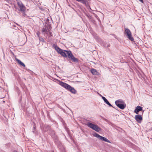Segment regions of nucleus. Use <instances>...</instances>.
<instances>
[{
    "instance_id": "1",
    "label": "nucleus",
    "mask_w": 152,
    "mask_h": 152,
    "mask_svg": "<svg viewBox=\"0 0 152 152\" xmlns=\"http://www.w3.org/2000/svg\"><path fill=\"white\" fill-rule=\"evenodd\" d=\"M62 56L68 58L73 62L77 63L78 62V60L75 58L72 54L71 52L69 50H63L61 49L59 53Z\"/></svg>"
},
{
    "instance_id": "25",
    "label": "nucleus",
    "mask_w": 152,
    "mask_h": 152,
    "mask_svg": "<svg viewBox=\"0 0 152 152\" xmlns=\"http://www.w3.org/2000/svg\"><path fill=\"white\" fill-rule=\"evenodd\" d=\"M13 152H17L16 151H14Z\"/></svg>"
},
{
    "instance_id": "9",
    "label": "nucleus",
    "mask_w": 152,
    "mask_h": 152,
    "mask_svg": "<svg viewBox=\"0 0 152 152\" xmlns=\"http://www.w3.org/2000/svg\"><path fill=\"white\" fill-rule=\"evenodd\" d=\"M80 3L85 4L87 7H89L91 9L90 6V1L89 2V1H78Z\"/></svg>"
},
{
    "instance_id": "21",
    "label": "nucleus",
    "mask_w": 152,
    "mask_h": 152,
    "mask_svg": "<svg viewBox=\"0 0 152 152\" xmlns=\"http://www.w3.org/2000/svg\"><path fill=\"white\" fill-rule=\"evenodd\" d=\"M51 26H50L49 27V29H48L47 30V32H45L46 34H48L50 32L51 28V27H50Z\"/></svg>"
},
{
    "instance_id": "10",
    "label": "nucleus",
    "mask_w": 152,
    "mask_h": 152,
    "mask_svg": "<svg viewBox=\"0 0 152 152\" xmlns=\"http://www.w3.org/2000/svg\"><path fill=\"white\" fill-rule=\"evenodd\" d=\"M117 106L118 107L122 110L124 109L126 107V104L125 102L121 104H118Z\"/></svg>"
},
{
    "instance_id": "6",
    "label": "nucleus",
    "mask_w": 152,
    "mask_h": 152,
    "mask_svg": "<svg viewBox=\"0 0 152 152\" xmlns=\"http://www.w3.org/2000/svg\"><path fill=\"white\" fill-rule=\"evenodd\" d=\"M18 7L20 8L19 10L21 12H24L26 10V7L23 4L22 2L20 1L17 2Z\"/></svg>"
},
{
    "instance_id": "24",
    "label": "nucleus",
    "mask_w": 152,
    "mask_h": 152,
    "mask_svg": "<svg viewBox=\"0 0 152 152\" xmlns=\"http://www.w3.org/2000/svg\"><path fill=\"white\" fill-rule=\"evenodd\" d=\"M141 2H142V3H144V2H143V1H140Z\"/></svg>"
},
{
    "instance_id": "7",
    "label": "nucleus",
    "mask_w": 152,
    "mask_h": 152,
    "mask_svg": "<svg viewBox=\"0 0 152 152\" xmlns=\"http://www.w3.org/2000/svg\"><path fill=\"white\" fill-rule=\"evenodd\" d=\"M142 111V114H143L144 110H142V107L139 106H137L135 109L134 112L136 114H138L139 112L140 111Z\"/></svg>"
},
{
    "instance_id": "2",
    "label": "nucleus",
    "mask_w": 152,
    "mask_h": 152,
    "mask_svg": "<svg viewBox=\"0 0 152 152\" xmlns=\"http://www.w3.org/2000/svg\"><path fill=\"white\" fill-rule=\"evenodd\" d=\"M59 84L66 89L69 90L71 92L74 94L76 93V90L73 87L68 84L61 81L59 82Z\"/></svg>"
},
{
    "instance_id": "16",
    "label": "nucleus",
    "mask_w": 152,
    "mask_h": 152,
    "mask_svg": "<svg viewBox=\"0 0 152 152\" xmlns=\"http://www.w3.org/2000/svg\"><path fill=\"white\" fill-rule=\"evenodd\" d=\"M16 60L17 61L18 63H19L20 65H21L23 67L25 66V64L20 60L18 59H16Z\"/></svg>"
},
{
    "instance_id": "11",
    "label": "nucleus",
    "mask_w": 152,
    "mask_h": 152,
    "mask_svg": "<svg viewBox=\"0 0 152 152\" xmlns=\"http://www.w3.org/2000/svg\"><path fill=\"white\" fill-rule=\"evenodd\" d=\"M48 130H49V133L50 134L52 135L55 134V132L53 130H52L50 129V126H47V129H45V131H48Z\"/></svg>"
},
{
    "instance_id": "15",
    "label": "nucleus",
    "mask_w": 152,
    "mask_h": 152,
    "mask_svg": "<svg viewBox=\"0 0 152 152\" xmlns=\"http://www.w3.org/2000/svg\"><path fill=\"white\" fill-rule=\"evenodd\" d=\"M53 46L58 53H59V52L61 50V49L59 48L57 45H53Z\"/></svg>"
},
{
    "instance_id": "14",
    "label": "nucleus",
    "mask_w": 152,
    "mask_h": 152,
    "mask_svg": "<svg viewBox=\"0 0 152 152\" xmlns=\"http://www.w3.org/2000/svg\"><path fill=\"white\" fill-rule=\"evenodd\" d=\"M124 103V101L121 99H118L115 102V104L116 105H118V104H121Z\"/></svg>"
},
{
    "instance_id": "13",
    "label": "nucleus",
    "mask_w": 152,
    "mask_h": 152,
    "mask_svg": "<svg viewBox=\"0 0 152 152\" xmlns=\"http://www.w3.org/2000/svg\"><path fill=\"white\" fill-rule=\"evenodd\" d=\"M91 73L94 75H99V73L97 72L95 69H92L91 70Z\"/></svg>"
},
{
    "instance_id": "5",
    "label": "nucleus",
    "mask_w": 152,
    "mask_h": 152,
    "mask_svg": "<svg viewBox=\"0 0 152 152\" xmlns=\"http://www.w3.org/2000/svg\"><path fill=\"white\" fill-rule=\"evenodd\" d=\"M125 31L128 38L131 41H133L134 39L132 37V34L130 30L127 28H125Z\"/></svg>"
},
{
    "instance_id": "3",
    "label": "nucleus",
    "mask_w": 152,
    "mask_h": 152,
    "mask_svg": "<svg viewBox=\"0 0 152 152\" xmlns=\"http://www.w3.org/2000/svg\"><path fill=\"white\" fill-rule=\"evenodd\" d=\"M87 125L88 127L97 132H99L101 130V129L97 125L90 122H88Z\"/></svg>"
},
{
    "instance_id": "18",
    "label": "nucleus",
    "mask_w": 152,
    "mask_h": 152,
    "mask_svg": "<svg viewBox=\"0 0 152 152\" xmlns=\"http://www.w3.org/2000/svg\"><path fill=\"white\" fill-rule=\"evenodd\" d=\"M48 29H49V28H48V27L45 28H43L42 29V33L47 32V30Z\"/></svg>"
},
{
    "instance_id": "8",
    "label": "nucleus",
    "mask_w": 152,
    "mask_h": 152,
    "mask_svg": "<svg viewBox=\"0 0 152 152\" xmlns=\"http://www.w3.org/2000/svg\"><path fill=\"white\" fill-rule=\"evenodd\" d=\"M139 123L141 122L142 118L141 115H136L134 118Z\"/></svg>"
},
{
    "instance_id": "22",
    "label": "nucleus",
    "mask_w": 152,
    "mask_h": 152,
    "mask_svg": "<svg viewBox=\"0 0 152 152\" xmlns=\"http://www.w3.org/2000/svg\"><path fill=\"white\" fill-rule=\"evenodd\" d=\"M37 36H38V37H39H39H40L39 36V32H37Z\"/></svg>"
},
{
    "instance_id": "23",
    "label": "nucleus",
    "mask_w": 152,
    "mask_h": 152,
    "mask_svg": "<svg viewBox=\"0 0 152 152\" xmlns=\"http://www.w3.org/2000/svg\"><path fill=\"white\" fill-rule=\"evenodd\" d=\"M49 33L50 34V35L51 36H52V35H51L52 32L50 31Z\"/></svg>"
},
{
    "instance_id": "26",
    "label": "nucleus",
    "mask_w": 152,
    "mask_h": 152,
    "mask_svg": "<svg viewBox=\"0 0 152 152\" xmlns=\"http://www.w3.org/2000/svg\"><path fill=\"white\" fill-rule=\"evenodd\" d=\"M95 17H96V18L97 17V15H95Z\"/></svg>"
},
{
    "instance_id": "20",
    "label": "nucleus",
    "mask_w": 152,
    "mask_h": 152,
    "mask_svg": "<svg viewBox=\"0 0 152 152\" xmlns=\"http://www.w3.org/2000/svg\"><path fill=\"white\" fill-rule=\"evenodd\" d=\"M39 39L40 41H41L42 42H45L43 38L42 37H39Z\"/></svg>"
},
{
    "instance_id": "12",
    "label": "nucleus",
    "mask_w": 152,
    "mask_h": 152,
    "mask_svg": "<svg viewBox=\"0 0 152 152\" xmlns=\"http://www.w3.org/2000/svg\"><path fill=\"white\" fill-rule=\"evenodd\" d=\"M102 98L105 102L107 104V105L110 106V107H114L110 103L108 100L104 96H102Z\"/></svg>"
},
{
    "instance_id": "19",
    "label": "nucleus",
    "mask_w": 152,
    "mask_h": 152,
    "mask_svg": "<svg viewBox=\"0 0 152 152\" xmlns=\"http://www.w3.org/2000/svg\"><path fill=\"white\" fill-rule=\"evenodd\" d=\"M32 132L35 134H38V132L37 131L36 129V127L34 126V129Z\"/></svg>"
},
{
    "instance_id": "27",
    "label": "nucleus",
    "mask_w": 152,
    "mask_h": 152,
    "mask_svg": "<svg viewBox=\"0 0 152 152\" xmlns=\"http://www.w3.org/2000/svg\"><path fill=\"white\" fill-rule=\"evenodd\" d=\"M101 97H102V95H99Z\"/></svg>"
},
{
    "instance_id": "17",
    "label": "nucleus",
    "mask_w": 152,
    "mask_h": 152,
    "mask_svg": "<svg viewBox=\"0 0 152 152\" xmlns=\"http://www.w3.org/2000/svg\"><path fill=\"white\" fill-rule=\"evenodd\" d=\"M110 44L108 43L105 42L103 44V46L105 48L110 47Z\"/></svg>"
},
{
    "instance_id": "4",
    "label": "nucleus",
    "mask_w": 152,
    "mask_h": 152,
    "mask_svg": "<svg viewBox=\"0 0 152 152\" xmlns=\"http://www.w3.org/2000/svg\"><path fill=\"white\" fill-rule=\"evenodd\" d=\"M93 135L97 138H99L100 140H101L105 141V142H108L109 143H111V142L107 138L104 137L102 136L99 135L98 134L95 133L93 134Z\"/></svg>"
}]
</instances>
